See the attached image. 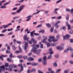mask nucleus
I'll return each mask as SVG.
<instances>
[{
	"mask_svg": "<svg viewBox=\"0 0 73 73\" xmlns=\"http://www.w3.org/2000/svg\"><path fill=\"white\" fill-rule=\"evenodd\" d=\"M39 47V45H33V48L31 49V52H33L34 53L38 54V53H39V52H40L41 51V50H37V48H38Z\"/></svg>",
	"mask_w": 73,
	"mask_h": 73,
	"instance_id": "obj_1",
	"label": "nucleus"
},
{
	"mask_svg": "<svg viewBox=\"0 0 73 73\" xmlns=\"http://www.w3.org/2000/svg\"><path fill=\"white\" fill-rule=\"evenodd\" d=\"M54 36H48V38L47 40L49 42H51L52 41L53 42H55V41H57V39H54Z\"/></svg>",
	"mask_w": 73,
	"mask_h": 73,
	"instance_id": "obj_2",
	"label": "nucleus"
},
{
	"mask_svg": "<svg viewBox=\"0 0 73 73\" xmlns=\"http://www.w3.org/2000/svg\"><path fill=\"white\" fill-rule=\"evenodd\" d=\"M25 6L24 5H22L20 6L19 7V9L16 11V12L17 13H20V12L24 9V8Z\"/></svg>",
	"mask_w": 73,
	"mask_h": 73,
	"instance_id": "obj_3",
	"label": "nucleus"
},
{
	"mask_svg": "<svg viewBox=\"0 0 73 73\" xmlns=\"http://www.w3.org/2000/svg\"><path fill=\"white\" fill-rule=\"evenodd\" d=\"M28 42H29L30 44H32L33 42L34 44H36V43L37 42L35 40V39L33 38H32L31 39V40L29 41Z\"/></svg>",
	"mask_w": 73,
	"mask_h": 73,
	"instance_id": "obj_4",
	"label": "nucleus"
},
{
	"mask_svg": "<svg viewBox=\"0 0 73 73\" xmlns=\"http://www.w3.org/2000/svg\"><path fill=\"white\" fill-rule=\"evenodd\" d=\"M64 40H68L69 37H70V35L67 34L65 36H63Z\"/></svg>",
	"mask_w": 73,
	"mask_h": 73,
	"instance_id": "obj_5",
	"label": "nucleus"
},
{
	"mask_svg": "<svg viewBox=\"0 0 73 73\" xmlns=\"http://www.w3.org/2000/svg\"><path fill=\"white\" fill-rule=\"evenodd\" d=\"M0 73H1L3 70L5 71V67L4 66H0Z\"/></svg>",
	"mask_w": 73,
	"mask_h": 73,
	"instance_id": "obj_6",
	"label": "nucleus"
},
{
	"mask_svg": "<svg viewBox=\"0 0 73 73\" xmlns=\"http://www.w3.org/2000/svg\"><path fill=\"white\" fill-rule=\"evenodd\" d=\"M43 37L44 38L42 41V42L44 43H46V40H47V37H45V36H43Z\"/></svg>",
	"mask_w": 73,
	"mask_h": 73,
	"instance_id": "obj_7",
	"label": "nucleus"
},
{
	"mask_svg": "<svg viewBox=\"0 0 73 73\" xmlns=\"http://www.w3.org/2000/svg\"><path fill=\"white\" fill-rule=\"evenodd\" d=\"M11 66L10 65L9 66V68H6L5 69V70H9V71H12V68H11Z\"/></svg>",
	"mask_w": 73,
	"mask_h": 73,
	"instance_id": "obj_8",
	"label": "nucleus"
},
{
	"mask_svg": "<svg viewBox=\"0 0 73 73\" xmlns=\"http://www.w3.org/2000/svg\"><path fill=\"white\" fill-rule=\"evenodd\" d=\"M66 11L68 12H71V13L72 14H73V9H71V10H70L69 9H66Z\"/></svg>",
	"mask_w": 73,
	"mask_h": 73,
	"instance_id": "obj_9",
	"label": "nucleus"
},
{
	"mask_svg": "<svg viewBox=\"0 0 73 73\" xmlns=\"http://www.w3.org/2000/svg\"><path fill=\"white\" fill-rule=\"evenodd\" d=\"M56 48L58 50H62L63 49V48L61 47L60 46H58L56 47Z\"/></svg>",
	"mask_w": 73,
	"mask_h": 73,
	"instance_id": "obj_10",
	"label": "nucleus"
},
{
	"mask_svg": "<svg viewBox=\"0 0 73 73\" xmlns=\"http://www.w3.org/2000/svg\"><path fill=\"white\" fill-rule=\"evenodd\" d=\"M18 66L21 68L20 72H21L23 70V65L21 64L18 65Z\"/></svg>",
	"mask_w": 73,
	"mask_h": 73,
	"instance_id": "obj_11",
	"label": "nucleus"
},
{
	"mask_svg": "<svg viewBox=\"0 0 73 73\" xmlns=\"http://www.w3.org/2000/svg\"><path fill=\"white\" fill-rule=\"evenodd\" d=\"M24 42L25 43V44L24 49L25 50H26L27 49V48L28 47V43H27L25 42Z\"/></svg>",
	"mask_w": 73,
	"mask_h": 73,
	"instance_id": "obj_12",
	"label": "nucleus"
},
{
	"mask_svg": "<svg viewBox=\"0 0 73 73\" xmlns=\"http://www.w3.org/2000/svg\"><path fill=\"white\" fill-rule=\"evenodd\" d=\"M28 61H33L34 59L32 57H30L28 58Z\"/></svg>",
	"mask_w": 73,
	"mask_h": 73,
	"instance_id": "obj_13",
	"label": "nucleus"
},
{
	"mask_svg": "<svg viewBox=\"0 0 73 73\" xmlns=\"http://www.w3.org/2000/svg\"><path fill=\"white\" fill-rule=\"evenodd\" d=\"M20 26L19 25L17 26V29L15 30V31L17 32V31H20Z\"/></svg>",
	"mask_w": 73,
	"mask_h": 73,
	"instance_id": "obj_14",
	"label": "nucleus"
},
{
	"mask_svg": "<svg viewBox=\"0 0 73 73\" xmlns=\"http://www.w3.org/2000/svg\"><path fill=\"white\" fill-rule=\"evenodd\" d=\"M29 38V37H27V35H25L24 37V39L25 40H28Z\"/></svg>",
	"mask_w": 73,
	"mask_h": 73,
	"instance_id": "obj_15",
	"label": "nucleus"
},
{
	"mask_svg": "<svg viewBox=\"0 0 73 73\" xmlns=\"http://www.w3.org/2000/svg\"><path fill=\"white\" fill-rule=\"evenodd\" d=\"M32 17V16L31 15H29V16L27 17V18H29L28 19L26 20V21H29L30 19H31V18L30 17Z\"/></svg>",
	"mask_w": 73,
	"mask_h": 73,
	"instance_id": "obj_16",
	"label": "nucleus"
},
{
	"mask_svg": "<svg viewBox=\"0 0 73 73\" xmlns=\"http://www.w3.org/2000/svg\"><path fill=\"white\" fill-rule=\"evenodd\" d=\"M19 50H20V51H16L15 52V53H20V52H21V48H20V47H19Z\"/></svg>",
	"mask_w": 73,
	"mask_h": 73,
	"instance_id": "obj_17",
	"label": "nucleus"
},
{
	"mask_svg": "<svg viewBox=\"0 0 73 73\" xmlns=\"http://www.w3.org/2000/svg\"><path fill=\"white\" fill-rule=\"evenodd\" d=\"M34 32H35V31H34L31 33L30 35L31 37H34V35H33V33H34Z\"/></svg>",
	"mask_w": 73,
	"mask_h": 73,
	"instance_id": "obj_18",
	"label": "nucleus"
},
{
	"mask_svg": "<svg viewBox=\"0 0 73 73\" xmlns=\"http://www.w3.org/2000/svg\"><path fill=\"white\" fill-rule=\"evenodd\" d=\"M52 50V48H50L49 49V52H50L49 53L50 54H53V51L51 52Z\"/></svg>",
	"mask_w": 73,
	"mask_h": 73,
	"instance_id": "obj_19",
	"label": "nucleus"
},
{
	"mask_svg": "<svg viewBox=\"0 0 73 73\" xmlns=\"http://www.w3.org/2000/svg\"><path fill=\"white\" fill-rule=\"evenodd\" d=\"M5 0H3L2 1H0V6L2 5V3H5Z\"/></svg>",
	"mask_w": 73,
	"mask_h": 73,
	"instance_id": "obj_20",
	"label": "nucleus"
},
{
	"mask_svg": "<svg viewBox=\"0 0 73 73\" xmlns=\"http://www.w3.org/2000/svg\"><path fill=\"white\" fill-rule=\"evenodd\" d=\"M3 57H7V56L5 55L3 56V55H1V56H0V58L1 60H3Z\"/></svg>",
	"mask_w": 73,
	"mask_h": 73,
	"instance_id": "obj_21",
	"label": "nucleus"
},
{
	"mask_svg": "<svg viewBox=\"0 0 73 73\" xmlns=\"http://www.w3.org/2000/svg\"><path fill=\"white\" fill-rule=\"evenodd\" d=\"M61 71V69H57L55 72V73H59V72Z\"/></svg>",
	"mask_w": 73,
	"mask_h": 73,
	"instance_id": "obj_22",
	"label": "nucleus"
},
{
	"mask_svg": "<svg viewBox=\"0 0 73 73\" xmlns=\"http://www.w3.org/2000/svg\"><path fill=\"white\" fill-rule=\"evenodd\" d=\"M59 38H60V35H57L56 36V39H54V40H58L57 41H58V39H59Z\"/></svg>",
	"mask_w": 73,
	"mask_h": 73,
	"instance_id": "obj_23",
	"label": "nucleus"
},
{
	"mask_svg": "<svg viewBox=\"0 0 73 73\" xmlns=\"http://www.w3.org/2000/svg\"><path fill=\"white\" fill-rule=\"evenodd\" d=\"M31 65L34 66L35 65H38V63H31Z\"/></svg>",
	"mask_w": 73,
	"mask_h": 73,
	"instance_id": "obj_24",
	"label": "nucleus"
},
{
	"mask_svg": "<svg viewBox=\"0 0 73 73\" xmlns=\"http://www.w3.org/2000/svg\"><path fill=\"white\" fill-rule=\"evenodd\" d=\"M42 63L44 65H45L46 64V62L45 60H44V61L42 62Z\"/></svg>",
	"mask_w": 73,
	"mask_h": 73,
	"instance_id": "obj_25",
	"label": "nucleus"
},
{
	"mask_svg": "<svg viewBox=\"0 0 73 73\" xmlns=\"http://www.w3.org/2000/svg\"><path fill=\"white\" fill-rule=\"evenodd\" d=\"M53 66L56 67V66H57V64L56 62H54V63Z\"/></svg>",
	"mask_w": 73,
	"mask_h": 73,
	"instance_id": "obj_26",
	"label": "nucleus"
},
{
	"mask_svg": "<svg viewBox=\"0 0 73 73\" xmlns=\"http://www.w3.org/2000/svg\"><path fill=\"white\" fill-rule=\"evenodd\" d=\"M6 8V6L4 5H2L0 7V8L3 9V8Z\"/></svg>",
	"mask_w": 73,
	"mask_h": 73,
	"instance_id": "obj_27",
	"label": "nucleus"
},
{
	"mask_svg": "<svg viewBox=\"0 0 73 73\" xmlns=\"http://www.w3.org/2000/svg\"><path fill=\"white\" fill-rule=\"evenodd\" d=\"M46 25L47 27H48V28H50V27H51V25H50L49 23H47L46 24Z\"/></svg>",
	"mask_w": 73,
	"mask_h": 73,
	"instance_id": "obj_28",
	"label": "nucleus"
},
{
	"mask_svg": "<svg viewBox=\"0 0 73 73\" xmlns=\"http://www.w3.org/2000/svg\"><path fill=\"white\" fill-rule=\"evenodd\" d=\"M69 71V70H66L65 71H64V73H68V72Z\"/></svg>",
	"mask_w": 73,
	"mask_h": 73,
	"instance_id": "obj_29",
	"label": "nucleus"
},
{
	"mask_svg": "<svg viewBox=\"0 0 73 73\" xmlns=\"http://www.w3.org/2000/svg\"><path fill=\"white\" fill-rule=\"evenodd\" d=\"M17 13V12H13L11 13V15H16Z\"/></svg>",
	"mask_w": 73,
	"mask_h": 73,
	"instance_id": "obj_30",
	"label": "nucleus"
},
{
	"mask_svg": "<svg viewBox=\"0 0 73 73\" xmlns=\"http://www.w3.org/2000/svg\"><path fill=\"white\" fill-rule=\"evenodd\" d=\"M7 60V61H9V62H11V61H12V62H13V60H11V59H10V58H8Z\"/></svg>",
	"mask_w": 73,
	"mask_h": 73,
	"instance_id": "obj_31",
	"label": "nucleus"
},
{
	"mask_svg": "<svg viewBox=\"0 0 73 73\" xmlns=\"http://www.w3.org/2000/svg\"><path fill=\"white\" fill-rule=\"evenodd\" d=\"M10 2L11 1H10L8 2L5 3L4 4V5L5 6V5H8V4H9L10 3Z\"/></svg>",
	"mask_w": 73,
	"mask_h": 73,
	"instance_id": "obj_32",
	"label": "nucleus"
},
{
	"mask_svg": "<svg viewBox=\"0 0 73 73\" xmlns=\"http://www.w3.org/2000/svg\"><path fill=\"white\" fill-rule=\"evenodd\" d=\"M7 29H4L2 31V33H4L5 32H7Z\"/></svg>",
	"mask_w": 73,
	"mask_h": 73,
	"instance_id": "obj_33",
	"label": "nucleus"
},
{
	"mask_svg": "<svg viewBox=\"0 0 73 73\" xmlns=\"http://www.w3.org/2000/svg\"><path fill=\"white\" fill-rule=\"evenodd\" d=\"M67 49L68 50H72V47L70 46H69Z\"/></svg>",
	"mask_w": 73,
	"mask_h": 73,
	"instance_id": "obj_34",
	"label": "nucleus"
},
{
	"mask_svg": "<svg viewBox=\"0 0 73 73\" xmlns=\"http://www.w3.org/2000/svg\"><path fill=\"white\" fill-rule=\"evenodd\" d=\"M64 44H62L60 45V47L61 48H63V49H64Z\"/></svg>",
	"mask_w": 73,
	"mask_h": 73,
	"instance_id": "obj_35",
	"label": "nucleus"
},
{
	"mask_svg": "<svg viewBox=\"0 0 73 73\" xmlns=\"http://www.w3.org/2000/svg\"><path fill=\"white\" fill-rule=\"evenodd\" d=\"M3 28L4 29L6 28H7V27H8V25H6L5 26V25H4L3 26Z\"/></svg>",
	"mask_w": 73,
	"mask_h": 73,
	"instance_id": "obj_36",
	"label": "nucleus"
},
{
	"mask_svg": "<svg viewBox=\"0 0 73 73\" xmlns=\"http://www.w3.org/2000/svg\"><path fill=\"white\" fill-rule=\"evenodd\" d=\"M40 12H41V11H39L36 13H34L33 14V15H36V14H38V13H40Z\"/></svg>",
	"mask_w": 73,
	"mask_h": 73,
	"instance_id": "obj_37",
	"label": "nucleus"
},
{
	"mask_svg": "<svg viewBox=\"0 0 73 73\" xmlns=\"http://www.w3.org/2000/svg\"><path fill=\"white\" fill-rule=\"evenodd\" d=\"M35 71H36V69L35 68H33L31 71V72H35Z\"/></svg>",
	"mask_w": 73,
	"mask_h": 73,
	"instance_id": "obj_38",
	"label": "nucleus"
},
{
	"mask_svg": "<svg viewBox=\"0 0 73 73\" xmlns=\"http://www.w3.org/2000/svg\"><path fill=\"white\" fill-rule=\"evenodd\" d=\"M43 60L44 61H46V56H44L43 57Z\"/></svg>",
	"mask_w": 73,
	"mask_h": 73,
	"instance_id": "obj_39",
	"label": "nucleus"
},
{
	"mask_svg": "<svg viewBox=\"0 0 73 73\" xmlns=\"http://www.w3.org/2000/svg\"><path fill=\"white\" fill-rule=\"evenodd\" d=\"M67 27H68V30H69L71 29V28L70 27V25H68Z\"/></svg>",
	"mask_w": 73,
	"mask_h": 73,
	"instance_id": "obj_40",
	"label": "nucleus"
},
{
	"mask_svg": "<svg viewBox=\"0 0 73 73\" xmlns=\"http://www.w3.org/2000/svg\"><path fill=\"white\" fill-rule=\"evenodd\" d=\"M52 57V55H50V56H49L47 58V59H50V58H51Z\"/></svg>",
	"mask_w": 73,
	"mask_h": 73,
	"instance_id": "obj_41",
	"label": "nucleus"
},
{
	"mask_svg": "<svg viewBox=\"0 0 73 73\" xmlns=\"http://www.w3.org/2000/svg\"><path fill=\"white\" fill-rule=\"evenodd\" d=\"M17 9V7H15L12 9L13 11H16Z\"/></svg>",
	"mask_w": 73,
	"mask_h": 73,
	"instance_id": "obj_42",
	"label": "nucleus"
},
{
	"mask_svg": "<svg viewBox=\"0 0 73 73\" xmlns=\"http://www.w3.org/2000/svg\"><path fill=\"white\" fill-rule=\"evenodd\" d=\"M9 65V64L8 63H5V66L6 67H8V66Z\"/></svg>",
	"mask_w": 73,
	"mask_h": 73,
	"instance_id": "obj_43",
	"label": "nucleus"
},
{
	"mask_svg": "<svg viewBox=\"0 0 73 73\" xmlns=\"http://www.w3.org/2000/svg\"><path fill=\"white\" fill-rule=\"evenodd\" d=\"M39 33H44V31L43 30H41L39 31Z\"/></svg>",
	"mask_w": 73,
	"mask_h": 73,
	"instance_id": "obj_44",
	"label": "nucleus"
},
{
	"mask_svg": "<svg viewBox=\"0 0 73 73\" xmlns=\"http://www.w3.org/2000/svg\"><path fill=\"white\" fill-rule=\"evenodd\" d=\"M48 70L49 72H51L52 70V69L50 68H48Z\"/></svg>",
	"mask_w": 73,
	"mask_h": 73,
	"instance_id": "obj_45",
	"label": "nucleus"
},
{
	"mask_svg": "<svg viewBox=\"0 0 73 73\" xmlns=\"http://www.w3.org/2000/svg\"><path fill=\"white\" fill-rule=\"evenodd\" d=\"M4 36H5V34H0V37H3Z\"/></svg>",
	"mask_w": 73,
	"mask_h": 73,
	"instance_id": "obj_46",
	"label": "nucleus"
},
{
	"mask_svg": "<svg viewBox=\"0 0 73 73\" xmlns=\"http://www.w3.org/2000/svg\"><path fill=\"white\" fill-rule=\"evenodd\" d=\"M46 44L48 47H49V46H50V43H49L47 42L46 43Z\"/></svg>",
	"mask_w": 73,
	"mask_h": 73,
	"instance_id": "obj_47",
	"label": "nucleus"
},
{
	"mask_svg": "<svg viewBox=\"0 0 73 73\" xmlns=\"http://www.w3.org/2000/svg\"><path fill=\"white\" fill-rule=\"evenodd\" d=\"M21 19H20L19 20H17L16 21V22H18V21H19V23H20L21 22Z\"/></svg>",
	"mask_w": 73,
	"mask_h": 73,
	"instance_id": "obj_48",
	"label": "nucleus"
},
{
	"mask_svg": "<svg viewBox=\"0 0 73 73\" xmlns=\"http://www.w3.org/2000/svg\"><path fill=\"white\" fill-rule=\"evenodd\" d=\"M62 1V0H59L56 2V4H58V3H60V2H61Z\"/></svg>",
	"mask_w": 73,
	"mask_h": 73,
	"instance_id": "obj_49",
	"label": "nucleus"
},
{
	"mask_svg": "<svg viewBox=\"0 0 73 73\" xmlns=\"http://www.w3.org/2000/svg\"><path fill=\"white\" fill-rule=\"evenodd\" d=\"M54 29V28H53V27H52L51 28L50 32H53Z\"/></svg>",
	"mask_w": 73,
	"mask_h": 73,
	"instance_id": "obj_50",
	"label": "nucleus"
},
{
	"mask_svg": "<svg viewBox=\"0 0 73 73\" xmlns=\"http://www.w3.org/2000/svg\"><path fill=\"white\" fill-rule=\"evenodd\" d=\"M18 17H13V20H15V19H17V18H18Z\"/></svg>",
	"mask_w": 73,
	"mask_h": 73,
	"instance_id": "obj_51",
	"label": "nucleus"
},
{
	"mask_svg": "<svg viewBox=\"0 0 73 73\" xmlns=\"http://www.w3.org/2000/svg\"><path fill=\"white\" fill-rule=\"evenodd\" d=\"M68 52V50L67 49L65 50L64 52V53H67V52Z\"/></svg>",
	"mask_w": 73,
	"mask_h": 73,
	"instance_id": "obj_52",
	"label": "nucleus"
},
{
	"mask_svg": "<svg viewBox=\"0 0 73 73\" xmlns=\"http://www.w3.org/2000/svg\"><path fill=\"white\" fill-rule=\"evenodd\" d=\"M27 65H32V63L31 62H27Z\"/></svg>",
	"mask_w": 73,
	"mask_h": 73,
	"instance_id": "obj_53",
	"label": "nucleus"
},
{
	"mask_svg": "<svg viewBox=\"0 0 73 73\" xmlns=\"http://www.w3.org/2000/svg\"><path fill=\"white\" fill-rule=\"evenodd\" d=\"M55 26L56 28H58V27H59L58 25H57V24H56V23H55Z\"/></svg>",
	"mask_w": 73,
	"mask_h": 73,
	"instance_id": "obj_54",
	"label": "nucleus"
},
{
	"mask_svg": "<svg viewBox=\"0 0 73 73\" xmlns=\"http://www.w3.org/2000/svg\"><path fill=\"white\" fill-rule=\"evenodd\" d=\"M13 68H17V66L16 65H13Z\"/></svg>",
	"mask_w": 73,
	"mask_h": 73,
	"instance_id": "obj_55",
	"label": "nucleus"
},
{
	"mask_svg": "<svg viewBox=\"0 0 73 73\" xmlns=\"http://www.w3.org/2000/svg\"><path fill=\"white\" fill-rule=\"evenodd\" d=\"M66 27H62V29L64 31H65V30H66Z\"/></svg>",
	"mask_w": 73,
	"mask_h": 73,
	"instance_id": "obj_56",
	"label": "nucleus"
},
{
	"mask_svg": "<svg viewBox=\"0 0 73 73\" xmlns=\"http://www.w3.org/2000/svg\"><path fill=\"white\" fill-rule=\"evenodd\" d=\"M38 62H41L42 61V59L41 58H40L38 60Z\"/></svg>",
	"mask_w": 73,
	"mask_h": 73,
	"instance_id": "obj_57",
	"label": "nucleus"
},
{
	"mask_svg": "<svg viewBox=\"0 0 73 73\" xmlns=\"http://www.w3.org/2000/svg\"><path fill=\"white\" fill-rule=\"evenodd\" d=\"M25 0H20V1H18L19 3H22V2H23V1H24Z\"/></svg>",
	"mask_w": 73,
	"mask_h": 73,
	"instance_id": "obj_58",
	"label": "nucleus"
},
{
	"mask_svg": "<svg viewBox=\"0 0 73 73\" xmlns=\"http://www.w3.org/2000/svg\"><path fill=\"white\" fill-rule=\"evenodd\" d=\"M12 48L13 49H14V50H15V49H16V48H15V46L14 45L13 46Z\"/></svg>",
	"mask_w": 73,
	"mask_h": 73,
	"instance_id": "obj_59",
	"label": "nucleus"
},
{
	"mask_svg": "<svg viewBox=\"0 0 73 73\" xmlns=\"http://www.w3.org/2000/svg\"><path fill=\"white\" fill-rule=\"evenodd\" d=\"M23 58L25 60L26 59H28V58H27V56H23Z\"/></svg>",
	"mask_w": 73,
	"mask_h": 73,
	"instance_id": "obj_60",
	"label": "nucleus"
},
{
	"mask_svg": "<svg viewBox=\"0 0 73 73\" xmlns=\"http://www.w3.org/2000/svg\"><path fill=\"white\" fill-rule=\"evenodd\" d=\"M70 42H71L72 43V42H73V39H70Z\"/></svg>",
	"mask_w": 73,
	"mask_h": 73,
	"instance_id": "obj_61",
	"label": "nucleus"
},
{
	"mask_svg": "<svg viewBox=\"0 0 73 73\" xmlns=\"http://www.w3.org/2000/svg\"><path fill=\"white\" fill-rule=\"evenodd\" d=\"M6 53H7L8 54H9V53H10V51H8V50L6 51Z\"/></svg>",
	"mask_w": 73,
	"mask_h": 73,
	"instance_id": "obj_62",
	"label": "nucleus"
},
{
	"mask_svg": "<svg viewBox=\"0 0 73 73\" xmlns=\"http://www.w3.org/2000/svg\"><path fill=\"white\" fill-rule=\"evenodd\" d=\"M69 63H70V64H73V62L72 61V60H70L69 61Z\"/></svg>",
	"mask_w": 73,
	"mask_h": 73,
	"instance_id": "obj_63",
	"label": "nucleus"
},
{
	"mask_svg": "<svg viewBox=\"0 0 73 73\" xmlns=\"http://www.w3.org/2000/svg\"><path fill=\"white\" fill-rule=\"evenodd\" d=\"M31 71H30V70L29 69L27 71V73H31Z\"/></svg>",
	"mask_w": 73,
	"mask_h": 73,
	"instance_id": "obj_64",
	"label": "nucleus"
}]
</instances>
